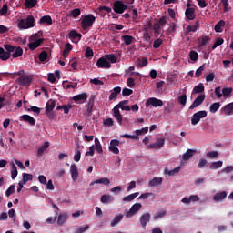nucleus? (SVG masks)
I'll return each instance as SVG.
<instances>
[{
  "instance_id": "nucleus-1",
  "label": "nucleus",
  "mask_w": 233,
  "mask_h": 233,
  "mask_svg": "<svg viewBox=\"0 0 233 233\" xmlns=\"http://www.w3.org/2000/svg\"><path fill=\"white\" fill-rule=\"evenodd\" d=\"M4 48L0 47V59L1 61H8V59L12 57V54L15 51V46L10 44H5L4 45Z\"/></svg>"
},
{
  "instance_id": "nucleus-2",
  "label": "nucleus",
  "mask_w": 233,
  "mask_h": 233,
  "mask_svg": "<svg viewBox=\"0 0 233 233\" xmlns=\"http://www.w3.org/2000/svg\"><path fill=\"white\" fill-rule=\"evenodd\" d=\"M128 100H124L119 102L116 106L113 108V116L116 117V119L118 121L119 125L123 124V115H121V111H119V108L123 110L127 105H128Z\"/></svg>"
},
{
  "instance_id": "nucleus-3",
  "label": "nucleus",
  "mask_w": 233,
  "mask_h": 233,
  "mask_svg": "<svg viewBox=\"0 0 233 233\" xmlns=\"http://www.w3.org/2000/svg\"><path fill=\"white\" fill-rule=\"evenodd\" d=\"M35 26V18L33 15H28L26 19H21L18 22V28L20 30H27V28H34Z\"/></svg>"
},
{
  "instance_id": "nucleus-4",
  "label": "nucleus",
  "mask_w": 233,
  "mask_h": 233,
  "mask_svg": "<svg viewBox=\"0 0 233 233\" xmlns=\"http://www.w3.org/2000/svg\"><path fill=\"white\" fill-rule=\"evenodd\" d=\"M96 23V16L94 15L89 14L85 15L81 21V28L82 30H87L92 28L93 25Z\"/></svg>"
},
{
  "instance_id": "nucleus-5",
  "label": "nucleus",
  "mask_w": 233,
  "mask_h": 233,
  "mask_svg": "<svg viewBox=\"0 0 233 233\" xmlns=\"http://www.w3.org/2000/svg\"><path fill=\"white\" fill-rule=\"evenodd\" d=\"M33 77L30 75H24L18 77L17 83L20 86H30L32 85Z\"/></svg>"
},
{
  "instance_id": "nucleus-6",
  "label": "nucleus",
  "mask_w": 233,
  "mask_h": 233,
  "mask_svg": "<svg viewBox=\"0 0 233 233\" xmlns=\"http://www.w3.org/2000/svg\"><path fill=\"white\" fill-rule=\"evenodd\" d=\"M128 9V5H125L123 1H116L113 4V10L116 14H123L125 10Z\"/></svg>"
},
{
  "instance_id": "nucleus-7",
  "label": "nucleus",
  "mask_w": 233,
  "mask_h": 233,
  "mask_svg": "<svg viewBox=\"0 0 233 233\" xmlns=\"http://www.w3.org/2000/svg\"><path fill=\"white\" fill-rule=\"evenodd\" d=\"M204 117H207V111H198L195 114H193V116L191 118V125L196 126L201 119H204Z\"/></svg>"
},
{
  "instance_id": "nucleus-8",
  "label": "nucleus",
  "mask_w": 233,
  "mask_h": 233,
  "mask_svg": "<svg viewBox=\"0 0 233 233\" xmlns=\"http://www.w3.org/2000/svg\"><path fill=\"white\" fill-rule=\"evenodd\" d=\"M150 106H154L155 108H157V106H163V100L156 97H150L146 102V107L148 108Z\"/></svg>"
},
{
  "instance_id": "nucleus-9",
  "label": "nucleus",
  "mask_w": 233,
  "mask_h": 233,
  "mask_svg": "<svg viewBox=\"0 0 233 233\" xmlns=\"http://www.w3.org/2000/svg\"><path fill=\"white\" fill-rule=\"evenodd\" d=\"M141 203H135L129 209V211L126 214V218H132L137 214L141 210Z\"/></svg>"
},
{
  "instance_id": "nucleus-10",
  "label": "nucleus",
  "mask_w": 233,
  "mask_h": 233,
  "mask_svg": "<svg viewBox=\"0 0 233 233\" xmlns=\"http://www.w3.org/2000/svg\"><path fill=\"white\" fill-rule=\"evenodd\" d=\"M96 66L98 68H112V65L106 59V56H102L96 61Z\"/></svg>"
},
{
  "instance_id": "nucleus-11",
  "label": "nucleus",
  "mask_w": 233,
  "mask_h": 233,
  "mask_svg": "<svg viewBox=\"0 0 233 233\" xmlns=\"http://www.w3.org/2000/svg\"><path fill=\"white\" fill-rule=\"evenodd\" d=\"M164 146H165V138H158L157 139L156 143L149 144L147 146V148H150L152 150L154 149L159 150V148H163Z\"/></svg>"
},
{
  "instance_id": "nucleus-12",
  "label": "nucleus",
  "mask_w": 233,
  "mask_h": 233,
  "mask_svg": "<svg viewBox=\"0 0 233 233\" xmlns=\"http://www.w3.org/2000/svg\"><path fill=\"white\" fill-rule=\"evenodd\" d=\"M203 101H205V95H198L189 106V110H194V108H198V106L203 104Z\"/></svg>"
},
{
  "instance_id": "nucleus-13",
  "label": "nucleus",
  "mask_w": 233,
  "mask_h": 233,
  "mask_svg": "<svg viewBox=\"0 0 233 233\" xmlns=\"http://www.w3.org/2000/svg\"><path fill=\"white\" fill-rule=\"evenodd\" d=\"M120 143L121 142H119L117 139L111 140L109 145V152H112L113 154H119V148L117 147H119Z\"/></svg>"
},
{
  "instance_id": "nucleus-14",
  "label": "nucleus",
  "mask_w": 233,
  "mask_h": 233,
  "mask_svg": "<svg viewBox=\"0 0 233 233\" xmlns=\"http://www.w3.org/2000/svg\"><path fill=\"white\" fill-rule=\"evenodd\" d=\"M185 15L188 21L196 19V9L194 7H187L185 11Z\"/></svg>"
},
{
  "instance_id": "nucleus-15",
  "label": "nucleus",
  "mask_w": 233,
  "mask_h": 233,
  "mask_svg": "<svg viewBox=\"0 0 233 233\" xmlns=\"http://www.w3.org/2000/svg\"><path fill=\"white\" fill-rule=\"evenodd\" d=\"M70 174L73 181H77V177H79V170L77 169V166L76 164L71 165Z\"/></svg>"
},
{
  "instance_id": "nucleus-16",
  "label": "nucleus",
  "mask_w": 233,
  "mask_h": 233,
  "mask_svg": "<svg viewBox=\"0 0 233 233\" xmlns=\"http://www.w3.org/2000/svg\"><path fill=\"white\" fill-rule=\"evenodd\" d=\"M86 99H88V94L86 93H82L73 96V101H75L76 103H85Z\"/></svg>"
},
{
  "instance_id": "nucleus-17",
  "label": "nucleus",
  "mask_w": 233,
  "mask_h": 233,
  "mask_svg": "<svg viewBox=\"0 0 233 233\" xmlns=\"http://www.w3.org/2000/svg\"><path fill=\"white\" fill-rule=\"evenodd\" d=\"M96 102V96L92 95L88 100L86 110L88 116H92V110H94V103Z\"/></svg>"
},
{
  "instance_id": "nucleus-18",
  "label": "nucleus",
  "mask_w": 233,
  "mask_h": 233,
  "mask_svg": "<svg viewBox=\"0 0 233 233\" xmlns=\"http://www.w3.org/2000/svg\"><path fill=\"white\" fill-rule=\"evenodd\" d=\"M147 223H150V213H145L140 218V225L143 228H147Z\"/></svg>"
},
{
  "instance_id": "nucleus-19",
  "label": "nucleus",
  "mask_w": 233,
  "mask_h": 233,
  "mask_svg": "<svg viewBox=\"0 0 233 233\" xmlns=\"http://www.w3.org/2000/svg\"><path fill=\"white\" fill-rule=\"evenodd\" d=\"M226 198H227V192L221 191L214 195L213 201H216V203H219L223 201V199H225Z\"/></svg>"
},
{
  "instance_id": "nucleus-20",
  "label": "nucleus",
  "mask_w": 233,
  "mask_h": 233,
  "mask_svg": "<svg viewBox=\"0 0 233 233\" xmlns=\"http://www.w3.org/2000/svg\"><path fill=\"white\" fill-rule=\"evenodd\" d=\"M21 121H25L34 127L35 125V119L30 115H23L20 116Z\"/></svg>"
},
{
  "instance_id": "nucleus-21",
  "label": "nucleus",
  "mask_w": 233,
  "mask_h": 233,
  "mask_svg": "<svg viewBox=\"0 0 233 233\" xmlns=\"http://www.w3.org/2000/svg\"><path fill=\"white\" fill-rule=\"evenodd\" d=\"M44 42H45V39L39 38L35 42L29 43L28 46L31 50H35L36 48H39V46H41V45H43Z\"/></svg>"
},
{
  "instance_id": "nucleus-22",
  "label": "nucleus",
  "mask_w": 233,
  "mask_h": 233,
  "mask_svg": "<svg viewBox=\"0 0 233 233\" xmlns=\"http://www.w3.org/2000/svg\"><path fill=\"white\" fill-rule=\"evenodd\" d=\"M159 185H163V178L154 177L152 180L148 182V187H159Z\"/></svg>"
},
{
  "instance_id": "nucleus-23",
  "label": "nucleus",
  "mask_w": 233,
  "mask_h": 233,
  "mask_svg": "<svg viewBox=\"0 0 233 233\" xmlns=\"http://www.w3.org/2000/svg\"><path fill=\"white\" fill-rule=\"evenodd\" d=\"M195 152H196V150H194V149H187L186 151V153H184L182 156L183 161H189L192 158V157L194 156Z\"/></svg>"
},
{
  "instance_id": "nucleus-24",
  "label": "nucleus",
  "mask_w": 233,
  "mask_h": 233,
  "mask_svg": "<svg viewBox=\"0 0 233 233\" xmlns=\"http://www.w3.org/2000/svg\"><path fill=\"white\" fill-rule=\"evenodd\" d=\"M39 25H47L48 26H50V25H52V16L50 15H45L42 16L39 20Z\"/></svg>"
},
{
  "instance_id": "nucleus-25",
  "label": "nucleus",
  "mask_w": 233,
  "mask_h": 233,
  "mask_svg": "<svg viewBox=\"0 0 233 233\" xmlns=\"http://www.w3.org/2000/svg\"><path fill=\"white\" fill-rule=\"evenodd\" d=\"M199 26L200 24L198 21H197L194 25H188L185 32L186 35L190 34V32H198V28H199Z\"/></svg>"
},
{
  "instance_id": "nucleus-26",
  "label": "nucleus",
  "mask_w": 233,
  "mask_h": 233,
  "mask_svg": "<svg viewBox=\"0 0 233 233\" xmlns=\"http://www.w3.org/2000/svg\"><path fill=\"white\" fill-rule=\"evenodd\" d=\"M181 171V167H177L172 170H168V169H165L164 170V174L166 176H177V174H179V172Z\"/></svg>"
},
{
  "instance_id": "nucleus-27",
  "label": "nucleus",
  "mask_w": 233,
  "mask_h": 233,
  "mask_svg": "<svg viewBox=\"0 0 233 233\" xmlns=\"http://www.w3.org/2000/svg\"><path fill=\"white\" fill-rule=\"evenodd\" d=\"M48 147H50V143L45 142L44 145L38 148V150H37L38 157H41V156H43V154H45V152H46V149L48 148Z\"/></svg>"
},
{
  "instance_id": "nucleus-28",
  "label": "nucleus",
  "mask_w": 233,
  "mask_h": 233,
  "mask_svg": "<svg viewBox=\"0 0 233 233\" xmlns=\"http://www.w3.org/2000/svg\"><path fill=\"white\" fill-rule=\"evenodd\" d=\"M13 59H17L23 56V48L21 46H15L14 53L11 55Z\"/></svg>"
},
{
  "instance_id": "nucleus-29",
  "label": "nucleus",
  "mask_w": 233,
  "mask_h": 233,
  "mask_svg": "<svg viewBox=\"0 0 233 233\" xmlns=\"http://www.w3.org/2000/svg\"><path fill=\"white\" fill-rule=\"evenodd\" d=\"M222 110L225 112L227 116H232L233 115V102L226 105Z\"/></svg>"
},
{
  "instance_id": "nucleus-30",
  "label": "nucleus",
  "mask_w": 233,
  "mask_h": 233,
  "mask_svg": "<svg viewBox=\"0 0 233 233\" xmlns=\"http://www.w3.org/2000/svg\"><path fill=\"white\" fill-rule=\"evenodd\" d=\"M137 196H139V192L130 194L128 196L124 197L123 201L125 203H130V201H134V199H136V198H137Z\"/></svg>"
},
{
  "instance_id": "nucleus-31",
  "label": "nucleus",
  "mask_w": 233,
  "mask_h": 233,
  "mask_svg": "<svg viewBox=\"0 0 233 233\" xmlns=\"http://www.w3.org/2000/svg\"><path fill=\"white\" fill-rule=\"evenodd\" d=\"M100 201L101 203L106 204V203H112V201H114V197H112L111 195H102L100 198Z\"/></svg>"
},
{
  "instance_id": "nucleus-32",
  "label": "nucleus",
  "mask_w": 233,
  "mask_h": 233,
  "mask_svg": "<svg viewBox=\"0 0 233 233\" xmlns=\"http://www.w3.org/2000/svg\"><path fill=\"white\" fill-rule=\"evenodd\" d=\"M66 219H68V214L62 213L58 215L57 224L60 226L65 225V223L66 222Z\"/></svg>"
},
{
  "instance_id": "nucleus-33",
  "label": "nucleus",
  "mask_w": 233,
  "mask_h": 233,
  "mask_svg": "<svg viewBox=\"0 0 233 233\" xmlns=\"http://www.w3.org/2000/svg\"><path fill=\"white\" fill-rule=\"evenodd\" d=\"M136 38L132 35H125L122 36V41H124L125 45H132Z\"/></svg>"
},
{
  "instance_id": "nucleus-34",
  "label": "nucleus",
  "mask_w": 233,
  "mask_h": 233,
  "mask_svg": "<svg viewBox=\"0 0 233 233\" xmlns=\"http://www.w3.org/2000/svg\"><path fill=\"white\" fill-rule=\"evenodd\" d=\"M81 37H83V35L77 33L76 30H72L69 32L70 39H78V41H81Z\"/></svg>"
},
{
  "instance_id": "nucleus-35",
  "label": "nucleus",
  "mask_w": 233,
  "mask_h": 233,
  "mask_svg": "<svg viewBox=\"0 0 233 233\" xmlns=\"http://www.w3.org/2000/svg\"><path fill=\"white\" fill-rule=\"evenodd\" d=\"M220 107L221 104L219 102H215L210 106L209 112H211V114H216V112H218Z\"/></svg>"
},
{
  "instance_id": "nucleus-36",
  "label": "nucleus",
  "mask_w": 233,
  "mask_h": 233,
  "mask_svg": "<svg viewBox=\"0 0 233 233\" xmlns=\"http://www.w3.org/2000/svg\"><path fill=\"white\" fill-rule=\"evenodd\" d=\"M72 48L73 47L70 43L66 44L65 49L63 51V57L65 59H66L68 57V54L70 53V51H72Z\"/></svg>"
},
{
  "instance_id": "nucleus-37",
  "label": "nucleus",
  "mask_w": 233,
  "mask_h": 233,
  "mask_svg": "<svg viewBox=\"0 0 233 233\" xmlns=\"http://www.w3.org/2000/svg\"><path fill=\"white\" fill-rule=\"evenodd\" d=\"M205 92V86L198 84L193 88V94H203Z\"/></svg>"
},
{
  "instance_id": "nucleus-38",
  "label": "nucleus",
  "mask_w": 233,
  "mask_h": 233,
  "mask_svg": "<svg viewBox=\"0 0 233 233\" xmlns=\"http://www.w3.org/2000/svg\"><path fill=\"white\" fill-rule=\"evenodd\" d=\"M223 167V161L219 160L217 162L211 163L209 166L210 170H218V168H221Z\"/></svg>"
},
{
  "instance_id": "nucleus-39",
  "label": "nucleus",
  "mask_w": 233,
  "mask_h": 233,
  "mask_svg": "<svg viewBox=\"0 0 233 233\" xmlns=\"http://www.w3.org/2000/svg\"><path fill=\"white\" fill-rule=\"evenodd\" d=\"M223 26H225V20H220L218 23L215 25V32L221 33L223 32Z\"/></svg>"
},
{
  "instance_id": "nucleus-40",
  "label": "nucleus",
  "mask_w": 233,
  "mask_h": 233,
  "mask_svg": "<svg viewBox=\"0 0 233 233\" xmlns=\"http://www.w3.org/2000/svg\"><path fill=\"white\" fill-rule=\"evenodd\" d=\"M232 92H233L232 87H228V88L224 87L222 89V96H223V97H225V99H227L228 97H230Z\"/></svg>"
},
{
  "instance_id": "nucleus-41",
  "label": "nucleus",
  "mask_w": 233,
  "mask_h": 233,
  "mask_svg": "<svg viewBox=\"0 0 233 233\" xmlns=\"http://www.w3.org/2000/svg\"><path fill=\"white\" fill-rule=\"evenodd\" d=\"M208 41H210V37L204 35L201 36L199 42H198V46L201 48L202 46H206L207 43H208Z\"/></svg>"
},
{
  "instance_id": "nucleus-42",
  "label": "nucleus",
  "mask_w": 233,
  "mask_h": 233,
  "mask_svg": "<svg viewBox=\"0 0 233 233\" xmlns=\"http://www.w3.org/2000/svg\"><path fill=\"white\" fill-rule=\"evenodd\" d=\"M37 5V0H25V6L27 8H35Z\"/></svg>"
},
{
  "instance_id": "nucleus-43",
  "label": "nucleus",
  "mask_w": 233,
  "mask_h": 233,
  "mask_svg": "<svg viewBox=\"0 0 233 233\" xmlns=\"http://www.w3.org/2000/svg\"><path fill=\"white\" fill-rule=\"evenodd\" d=\"M96 185H106V187H108V185H110V179H108L107 177H104V178H99L96 180Z\"/></svg>"
},
{
  "instance_id": "nucleus-44",
  "label": "nucleus",
  "mask_w": 233,
  "mask_h": 233,
  "mask_svg": "<svg viewBox=\"0 0 233 233\" xmlns=\"http://www.w3.org/2000/svg\"><path fill=\"white\" fill-rule=\"evenodd\" d=\"M95 148L98 154H103V147L101 146V142L97 139L95 138Z\"/></svg>"
},
{
  "instance_id": "nucleus-45",
  "label": "nucleus",
  "mask_w": 233,
  "mask_h": 233,
  "mask_svg": "<svg viewBox=\"0 0 233 233\" xmlns=\"http://www.w3.org/2000/svg\"><path fill=\"white\" fill-rule=\"evenodd\" d=\"M56 108V100H49L46 105V110L53 111Z\"/></svg>"
},
{
  "instance_id": "nucleus-46",
  "label": "nucleus",
  "mask_w": 233,
  "mask_h": 233,
  "mask_svg": "<svg viewBox=\"0 0 233 233\" xmlns=\"http://www.w3.org/2000/svg\"><path fill=\"white\" fill-rule=\"evenodd\" d=\"M136 70V67L134 66H131L128 67L127 70H126V74H128V76H141L139 72H134Z\"/></svg>"
},
{
  "instance_id": "nucleus-47",
  "label": "nucleus",
  "mask_w": 233,
  "mask_h": 233,
  "mask_svg": "<svg viewBox=\"0 0 233 233\" xmlns=\"http://www.w3.org/2000/svg\"><path fill=\"white\" fill-rule=\"evenodd\" d=\"M123 214L116 215L111 222V227H116V225H117V223H119L123 219Z\"/></svg>"
},
{
  "instance_id": "nucleus-48",
  "label": "nucleus",
  "mask_w": 233,
  "mask_h": 233,
  "mask_svg": "<svg viewBox=\"0 0 233 233\" xmlns=\"http://www.w3.org/2000/svg\"><path fill=\"white\" fill-rule=\"evenodd\" d=\"M71 17H74V19H76V17H79L81 15V9L76 8L70 11Z\"/></svg>"
},
{
  "instance_id": "nucleus-49",
  "label": "nucleus",
  "mask_w": 233,
  "mask_h": 233,
  "mask_svg": "<svg viewBox=\"0 0 233 233\" xmlns=\"http://www.w3.org/2000/svg\"><path fill=\"white\" fill-rule=\"evenodd\" d=\"M32 179H34V176H32V174L23 173L24 185H26V183H28V181H32Z\"/></svg>"
},
{
  "instance_id": "nucleus-50",
  "label": "nucleus",
  "mask_w": 233,
  "mask_h": 233,
  "mask_svg": "<svg viewBox=\"0 0 233 233\" xmlns=\"http://www.w3.org/2000/svg\"><path fill=\"white\" fill-rule=\"evenodd\" d=\"M208 165V161H207V158H200L198 164V168H205Z\"/></svg>"
},
{
  "instance_id": "nucleus-51",
  "label": "nucleus",
  "mask_w": 233,
  "mask_h": 233,
  "mask_svg": "<svg viewBox=\"0 0 233 233\" xmlns=\"http://www.w3.org/2000/svg\"><path fill=\"white\" fill-rule=\"evenodd\" d=\"M105 57L108 62L110 61V63H117V56L114 54L106 55Z\"/></svg>"
},
{
  "instance_id": "nucleus-52",
  "label": "nucleus",
  "mask_w": 233,
  "mask_h": 233,
  "mask_svg": "<svg viewBox=\"0 0 233 233\" xmlns=\"http://www.w3.org/2000/svg\"><path fill=\"white\" fill-rule=\"evenodd\" d=\"M17 177V167L15 164L11 166V178L15 179Z\"/></svg>"
},
{
  "instance_id": "nucleus-53",
  "label": "nucleus",
  "mask_w": 233,
  "mask_h": 233,
  "mask_svg": "<svg viewBox=\"0 0 233 233\" xmlns=\"http://www.w3.org/2000/svg\"><path fill=\"white\" fill-rule=\"evenodd\" d=\"M39 60L42 63H45V61H46V59H48V53H46V51H42L39 56H38Z\"/></svg>"
},
{
  "instance_id": "nucleus-54",
  "label": "nucleus",
  "mask_w": 233,
  "mask_h": 233,
  "mask_svg": "<svg viewBox=\"0 0 233 233\" xmlns=\"http://www.w3.org/2000/svg\"><path fill=\"white\" fill-rule=\"evenodd\" d=\"M223 43H225V40L223 38H218L214 45L212 46V50H216L217 46H221V45H223Z\"/></svg>"
},
{
  "instance_id": "nucleus-55",
  "label": "nucleus",
  "mask_w": 233,
  "mask_h": 233,
  "mask_svg": "<svg viewBox=\"0 0 233 233\" xmlns=\"http://www.w3.org/2000/svg\"><path fill=\"white\" fill-rule=\"evenodd\" d=\"M178 103L182 105V106H185L187 105V93H184L180 96H178Z\"/></svg>"
},
{
  "instance_id": "nucleus-56",
  "label": "nucleus",
  "mask_w": 233,
  "mask_h": 233,
  "mask_svg": "<svg viewBox=\"0 0 233 233\" xmlns=\"http://www.w3.org/2000/svg\"><path fill=\"white\" fill-rule=\"evenodd\" d=\"M148 65V59L147 57H143L141 60H138V63L137 64V66L143 68V66H147Z\"/></svg>"
},
{
  "instance_id": "nucleus-57",
  "label": "nucleus",
  "mask_w": 233,
  "mask_h": 233,
  "mask_svg": "<svg viewBox=\"0 0 233 233\" xmlns=\"http://www.w3.org/2000/svg\"><path fill=\"white\" fill-rule=\"evenodd\" d=\"M14 192H15V185H11L5 191V196H7V198H10V196H12Z\"/></svg>"
},
{
  "instance_id": "nucleus-58",
  "label": "nucleus",
  "mask_w": 233,
  "mask_h": 233,
  "mask_svg": "<svg viewBox=\"0 0 233 233\" xmlns=\"http://www.w3.org/2000/svg\"><path fill=\"white\" fill-rule=\"evenodd\" d=\"M189 57L191 61H198V59H199V54L196 51H190Z\"/></svg>"
},
{
  "instance_id": "nucleus-59",
  "label": "nucleus",
  "mask_w": 233,
  "mask_h": 233,
  "mask_svg": "<svg viewBox=\"0 0 233 233\" xmlns=\"http://www.w3.org/2000/svg\"><path fill=\"white\" fill-rule=\"evenodd\" d=\"M163 45V39L157 38L153 43V48H159Z\"/></svg>"
},
{
  "instance_id": "nucleus-60",
  "label": "nucleus",
  "mask_w": 233,
  "mask_h": 233,
  "mask_svg": "<svg viewBox=\"0 0 233 233\" xmlns=\"http://www.w3.org/2000/svg\"><path fill=\"white\" fill-rule=\"evenodd\" d=\"M203 70H205V65H202L199 68L196 70L195 77H201V74H203Z\"/></svg>"
},
{
  "instance_id": "nucleus-61",
  "label": "nucleus",
  "mask_w": 233,
  "mask_h": 233,
  "mask_svg": "<svg viewBox=\"0 0 233 233\" xmlns=\"http://www.w3.org/2000/svg\"><path fill=\"white\" fill-rule=\"evenodd\" d=\"M89 228H90V226L86 225V226L81 227V228H79L78 229H76V230L75 231V233H84V232H86V230H88Z\"/></svg>"
},
{
  "instance_id": "nucleus-62",
  "label": "nucleus",
  "mask_w": 233,
  "mask_h": 233,
  "mask_svg": "<svg viewBox=\"0 0 233 233\" xmlns=\"http://www.w3.org/2000/svg\"><path fill=\"white\" fill-rule=\"evenodd\" d=\"M85 56H86V57H94V51L92 50V48L86 47V48Z\"/></svg>"
},
{
  "instance_id": "nucleus-63",
  "label": "nucleus",
  "mask_w": 233,
  "mask_h": 233,
  "mask_svg": "<svg viewBox=\"0 0 233 233\" xmlns=\"http://www.w3.org/2000/svg\"><path fill=\"white\" fill-rule=\"evenodd\" d=\"M132 94H134V91L132 89H128V88H124L122 90V96H132Z\"/></svg>"
},
{
  "instance_id": "nucleus-64",
  "label": "nucleus",
  "mask_w": 233,
  "mask_h": 233,
  "mask_svg": "<svg viewBox=\"0 0 233 233\" xmlns=\"http://www.w3.org/2000/svg\"><path fill=\"white\" fill-rule=\"evenodd\" d=\"M157 24H158L160 26H165V25H167V15L162 16V17L158 20Z\"/></svg>"
}]
</instances>
